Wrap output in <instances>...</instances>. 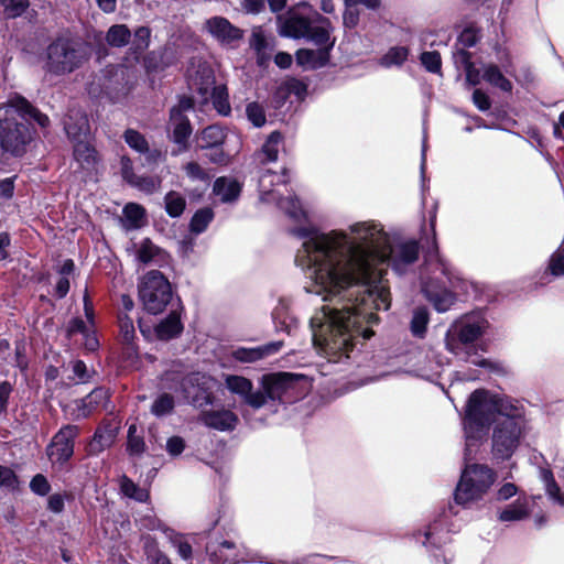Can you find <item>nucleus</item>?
Instances as JSON below:
<instances>
[{"label": "nucleus", "instance_id": "1", "mask_svg": "<svg viewBox=\"0 0 564 564\" xmlns=\"http://www.w3.org/2000/svg\"><path fill=\"white\" fill-rule=\"evenodd\" d=\"M303 239L295 262L306 271L308 291L334 305H323L310 325L314 346L330 362L350 359L361 339L373 336L378 322L372 308L387 311L390 293L375 285L382 276L378 261L387 256L389 235L373 221H359L348 230L328 232L296 229Z\"/></svg>", "mask_w": 564, "mask_h": 564}, {"label": "nucleus", "instance_id": "2", "mask_svg": "<svg viewBox=\"0 0 564 564\" xmlns=\"http://www.w3.org/2000/svg\"><path fill=\"white\" fill-rule=\"evenodd\" d=\"M489 327L488 321L479 313L466 314L456 319L445 334V348L458 359L479 367H489L490 361L478 356L484 350L479 339Z\"/></svg>", "mask_w": 564, "mask_h": 564}, {"label": "nucleus", "instance_id": "3", "mask_svg": "<svg viewBox=\"0 0 564 564\" xmlns=\"http://www.w3.org/2000/svg\"><path fill=\"white\" fill-rule=\"evenodd\" d=\"M516 406L510 400L499 398L485 390H476L469 397L464 417L466 457L471 446L485 434L486 427L498 416H505Z\"/></svg>", "mask_w": 564, "mask_h": 564}, {"label": "nucleus", "instance_id": "4", "mask_svg": "<svg viewBox=\"0 0 564 564\" xmlns=\"http://www.w3.org/2000/svg\"><path fill=\"white\" fill-rule=\"evenodd\" d=\"M459 279L455 275L451 264L441 257L436 241L425 257V267L422 273V291L434 308L447 312L456 301L455 294L446 286L457 288Z\"/></svg>", "mask_w": 564, "mask_h": 564}, {"label": "nucleus", "instance_id": "5", "mask_svg": "<svg viewBox=\"0 0 564 564\" xmlns=\"http://www.w3.org/2000/svg\"><path fill=\"white\" fill-rule=\"evenodd\" d=\"M497 479L496 473L486 465L466 464L454 492L457 505L469 507L480 501Z\"/></svg>", "mask_w": 564, "mask_h": 564}, {"label": "nucleus", "instance_id": "6", "mask_svg": "<svg viewBox=\"0 0 564 564\" xmlns=\"http://www.w3.org/2000/svg\"><path fill=\"white\" fill-rule=\"evenodd\" d=\"M524 419L519 406L498 416L492 432V454L498 459L510 458L524 435Z\"/></svg>", "mask_w": 564, "mask_h": 564}, {"label": "nucleus", "instance_id": "7", "mask_svg": "<svg viewBox=\"0 0 564 564\" xmlns=\"http://www.w3.org/2000/svg\"><path fill=\"white\" fill-rule=\"evenodd\" d=\"M279 21L281 35L308 39L315 44L328 42V33L333 30L329 20L318 12H314L311 17L290 12L288 17L279 18Z\"/></svg>", "mask_w": 564, "mask_h": 564}, {"label": "nucleus", "instance_id": "8", "mask_svg": "<svg viewBox=\"0 0 564 564\" xmlns=\"http://www.w3.org/2000/svg\"><path fill=\"white\" fill-rule=\"evenodd\" d=\"M47 72L64 75L74 72L88 58L86 46L67 39H57L46 50Z\"/></svg>", "mask_w": 564, "mask_h": 564}, {"label": "nucleus", "instance_id": "9", "mask_svg": "<svg viewBox=\"0 0 564 564\" xmlns=\"http://www.w3.org/2000/svg\"><path fill=\"white\" fill-rule=\"evenodd\" d=\"M139 297L149 313L159 314L171 301V284L160 271L152 270L139 284Z\"/></svg>", "mask_w": 564, "mask_h": 564}, {"label": "nucleus", "instance_id": "10", "mask_svg": "<svg viewBox=\"0 0 564 564\" xmlns=\"http://www.w3.org/2000/svg\"><path fill=\"white\" fill-rule=\"evenodd\" d=\"M285 172L286 171H283V176H280L270 170L261 174L259 177L260 199L264 203H276L279 208L283 210L290 218L300 221L305 217V212L303 210L299 200L293 197L278 199L275 191L272 188L279 182H288L285 178Z\"/></svg>", "mask_w": 564, "mask_h": 564}, {"label": "nucleus", "instance_id": "11", "mask_svg": "<svg viewBox=\"0 0 564 564\" xmlns=\"http://www.w3.org/2000/svg\"><path fill=\"white\" fill-rule=\"evenodd\" d=\"M386 249L387 256L378 261V268L388 261L399 274L405 273L417 261L420 254L419 242L415 240H399L392 243L389 239Z\"/></svg>", "mask_w": 564, "mask_h": 564}, {"label": "nucleus", "instance_id": "12", "mask_svg": "<svg viewBox=\"0 0 564 564\" xmlns=\"http://www.w3.org/2000/svg\"><path fill=\"white\" fill-rule=\"evenodd\" d=\"M212 378L194 372L186 376L182 381V390L188 402L195 408L212 405L214 395L212 393Z\"/></svg>", "mask_w": 564, "mask_h": 564}, {"label": "nucleus", "instance_id": "13", "mask_svg": "<svg viewBox=\"0 0 564 564\" xmlns=\"http://www.w3.org/2000/svg\"><path fill=\"white\" fill-rule=\"evenodd\" d=\"M78 435L76 425L63 426L53 437L47 455L53 463L64 464L74 454V441Z\"/></svg>", "mask_w": 564, "mask_h": 564}, {"label": "nucleus", "instance_id": "14", "mask_svg": "<svg viewBox=\"0 0 564 564\" xmlns=\"http://www.w3.org/2000/svg\"><path fill=\"white\" fill-rule=\"evenodd\" d=\"M207 32L221 45L236 47L243 37V31L223 17H213L205 22Z\"/></svg>", "mask_w": 564, "mask_h": 564}, {"label": "nucleus", "instance_id": "15", "mask_svg": "<svg viewBox=\"0 0 564 564\" xmlns=\"http://www.w3.org/2000/svg\"><path fill=\"white\" fill-rule=\"evenodd\" d=\"M225 386L231 393L239 395L245 403L253 409H260L265 404L264 394L261 391H253L252 382L246 377L227 375Z\"/></svg>", "mask_w": 564, "mask_h": 564}, {"label": "nucleus", "instance_id": "16", "mask_svg": "<svg viewBox=\"0 0 564 564\" xmlns=\"http://www.w3.org/2000/svg\"><path fill=\"white\" fill-rule=\"evenodd\" d=\"M335 44V39L328 33V42L317 44V50L301 48L296 52V63L304 69H316L327 64L329 52Z\"/></svg>", "mask_w": 564, "mask_h": 564}, {"label": "nucleus", "instance_id": "17", "mask_svg": "<svg viewBox=\"0 0 564 564\" xmlns=\"http://www.w3.org/2000/svg\"><path fill=\"white\" fill-rule=\"evenodd\" d=\"M296 381V377L289 372H280L263 376L262 378V390L261 391L265 400H278L282 395L293 388Z\"/></svg>", "mask_w": 564, "mask_h": 564}, {"label": "nucleus", "instance_id": "18", "mask_svg": "<svg viewBox=\"0 0 564 564\" xmlns=\"http://www.w3.org/2000/svg\"><path fill=\"white\" fill-rule=\"evenodd\" d=\"M199 421L207 427L218 431H231L238 423V416L230 410H210L203 411L199 414Z\"/></svg>", "mask_w": 564, "mask_h": 564}, {"label": "nucleus", "instance_id": "19", "mask_svg": "<svg viewBox=\"0 0 564 564\" xmlns=\"http://www.w3.org/2000/svg\"><path fill=\"white\" fill-rule=\"evenodd\" d=\"M64 129L69 139L74 142L84 141L89 134V121L80 110H70L65 120Z\"/></svg>", "mask_w": 564, "mask_h": 564}, {"label": "nucleus", "instance_id": "20", "mask_svg": "<svg viewBox=\"0 0 564 564\" xmlns=\"http://www.w3.org/2000/svg\"><path fill=\"white\" fill-rule=\"evenodd\" d=\"M282 345V341H273L252 348L239 347L232 350L231 356L240 362H254L278 352Z\"/></svg>", "mask_w": 564, "mask_h": 564}, {"label": "nucleus", "instance_id": "21", "mask_svg": "<svg viewBox=\"0 0 564 564\" xmlns=\"http://www.w3.org/2000/svg\"><path fill=\"white\" fill-rule=\"evenodd\" d=\"M170 126L172 128V140L180 145V150H186V142L192 134V127L188 118L178 110H171Z\"/></svg>", "mask_w": 564, "mask_h": 564}, {"label": "nucleus", "instance_id": "22", "mask_svg": "<svg viewBox=\"0 0 564 564\" xmlns=\"http://www.w3.org/2000/svg\"><path fill=\"white\" fill-rule=\"evenodd\" d=\"M66 332L69 337L76 334H82L84 337V346L89 351L96 350L99 346L96 337L95 325H90L88 322L78 317L69 321Z\"/></svg>", "mask_w": 564, "mask_h": 564}, {"label": "nucleus", "instance_id": "23", "mask_svg": "<svg viewBox=\"0 0 564 564\" xmlns=\"http://www.w3.org/2000/svg\"><path fill=\"white\" fill-rule=\"evenodd\" d=\"M531 513L529 498L519 497L514 502L506 506L499 513L498 519L502 522L521 521Z\"/></svg>", "mask_w": 564, "mask_h": 564}, {"label": "nucleus", "instance_id": "24", "mask_svg": "<svg viewBox=\"0 0 564 564\" xmlns=\"http://www.w3.org/2000/svg\"><path fill=\"white\" fill-rule=\"evenodd\" d=\"M206 550L210 555V560L215 563L237 564L243 561V558L239 557L236 546L228 541L221 542L217 547L213 544H208Z\"/></svg>", "mask_w": 564, "mask_h": 564}, {"label": "nucleus", "instance_id": "25", "mask_svg": "<svg viewBox=\"0 0 564 564\" xmlns=\"http://www.w3.org/2000/svg\"><path fill=\"white\" fill-rule=\"evenodd\" d=\"M481 72L482 79L489 85L499 88L505 93H511L513 88L512 83L503 75L501 69L496 64H485L481 68Z\"/></svg>", "mask_w": 564, "mask_h": 564}, {"label": "nucleus", "instance_id": "26", "mask_svg": "<svg viewBox=\"0 0 564 564\" xmlns=\"http://www.w3.org/2000/svg\"><path fill=\"white\" fill-rule=\"evenodd\" d=\"M189 85L196 89L202 96H206L216 88L215 77L212 69L206 65H200L195 76L189 75Z\"/></svg>", "mask_w": 564, "mask_h": 564}, {"label": "nucleus", "instance_id": "27", "mask_svg": "<svg viewBox=\"0 0 564 564\" xmlns=\"http://www.w3.org/2000/svg\"><path fill=\"white\" fill-rule=\"evenodd\" d=\"M74 158L83 170L90 171L98 163L97 151L85 141H78L74 144Z\"/></svg>", "mask_w": 564, "mask_h": 564}, {"label": "nucleus", "instance_id": "28", "mask_svg": "<svg viewBox=\"0 0 564 564\" xmlns=\"http://www.w3.org/2000/svg\"><path fill=\"white\" fill-rule=\"evenodd\" d=\"M213 193L219 196L223 203H229L238 198L240 185L232 178L219 177L214 183Z\"/></svg>", "mask_w": 564, "mask_h": 564}, {"label": "nucleus", "instance_id": "29", "mask_svg": "<svg viewBox=\"0 0 564 564\" xmlns=\"http://www.w3.org/2000/svg\"><path fill=\"white\" fill-rule=\"evenodd\" d=\"M14 107H17L21 119L26 120L28 118L33 119L41 128H47L50 119L46 115L35 109L26 99L17 97L12 99Z\"/></svg>", "mask_w": 564, "mask_h": 564}, {"label": "nucleus", "instance_id": "30", "mask_svg": "<svg viewBox=\"0 0 564 564\" xmlns=\"http://www.w3.org/2000/svg\"><path fill=\"white\" fill-rule=\"evenodd\" d=\"M183 329L180 316L173 312L155 328L156 336L162 340H169L181 334Z\"/></svg>", "mask_w": 564, "mask_h": 564}, {"label": "nucleus", "instance_id": "31", "mask_svg": "<svg viewBox=\"0 0 564 564\" xmlns=\"http://www.w3.org/2000/svg\"><path fill=\"white\" fill-rule=\"evenodd\" d=\"M225 140V131L217 124L205 128L198 138V145L202 149L216 148Z\"/></svg>", "mask_w": 564, "mask_h": 564}, {"label": "nucleus", "instance_id": "32", "mask_svg": "<svg viewBox=\"0 0 564 564\" xmlns=\"http://www.w3.org/2000/svg\"><path fill=\"white\" fill-rule=\"evenodd\" d=\"M115 440V431L109 427H99L94 434L89 445V451L93 454H98L109 447Z\"/></svg>", "mask_w": 564, "mask_h": 564}, {"label": "nucleus", "instance_id": "33", "mask_svg": "<svg viewBox=\"0 0 564 564\" xmlns=\"http://www.w3.org/2000/svg\"><path fill=\"white\" fill-rule=\"evenodd\" d=\"M540 477L544 482L545 492L547 497L558 506L564 508V495L556 484L553 473L550 469H541Z\"/></svg>", "mask_w": 564, "mask_h": 564}, {"label": "nucleus", "instance_id": "34", "mask_svg": "<svg viewBox=\"0 0 564 564\" xmlns=\"http://www.w3.org/2000/svg\"><path fill=\"white\" fill-rule=\"evenodd\" d=\"M131 32L124 24H116L109 28L106 41L110 46L122 47L130 41Z\"/></svg>", "mask_w": 564, "mask_h": 564}, {"label": "nucleus", "instance_id": "35", "mask_svg": "<svg viewBox=\"0 0 564 564\" xmlns=\"http://www.w3.org/2000/svg\"><path fill=\"white\" fill-rule=\"evenodd\" d=\"M120 490L126 497L134 499L139 502H144L149 498L148 490L139 487L126 475L121 476L120 478Z\"/></svg>", "mask_w": 564, "mask_h": 564}, {"label": "nucleus", "instance_id": "36", "mask_svg": "<svg viewBox=\"0 0 564 564\" xmlns=\"http://www.w3.org/2000/svg\"><path fill=\"white\" fill-rule=\"evenodd\" d=\"M165 210L171 217H178L183 214L186 200L183 195L177 192H169L164 198Z\"/></svg>", "mask_w": 564, "mask_h": 564}, {"label": "nucleus", "instance_id": "37", "mask_svg": "<svg viewBox=\"0 0 564 564\" xmlns=\"http://www.w3.org/2000/svg\"><path fill=\"white\" fill-rule=\"evenodd\" d=\"M126 143L141 154L149 153V143L143 134L134 129H127L123 133Z\"/></svg>", "mask_w": 564, "mask_h": 564}, {"label": "nucleus", "instance_id": "38", "mask_svg": "<svg viewBox=\"0 0 564 564\" xmlns=\"http://www.w3.org/2000/svg\"><path fill=\"white\" fill-rule=\"evenodd\" d=\"M165 534L173 546L177 549L178 555L183 560L192 557V545L185 535L175 533L173 530H165Z\"/></svg>", "mask_w": 564, "mask_h": 564}, {"label": "nucleus", "instance_id": "39", "mask_svg": "<svg viewBox=\"0 0 564 564\" xmlns=\"http://www.w3.org/2000/svg\"><path fill=\"white\" fill-rule=\"evenodd\" d=\"M214 218V213L210 208L205 207L197 210L191 220V230L195 234H200L206 230L209 223Z\"/></svg>", "mask_w": 564, "mask_h": 564}, {"label": "nucleus", "instance_id": "40", "mask_svg": "<svg viewBox=\"0 0 564 564\" xmlns=\"http://www.w3.org/2000/svg\"><path fill=\"white\" fill-rule=\"evenodd\" d=\"M282 143V135L280 132H272L262 147V153L265 155L268 162L278 160L280 145Z\"/></svg>", "mask_w": 564, "mask_h": 564}, {"label": "nucleus", "instance_id": "41", "mask_svg": "<svg viewBox=\"0 0 564 564\" xmlns=\"http://www.w3.org/2000/svg\"><path fill=\"white\" fill-rule=\"evenodd\" d=\"M144 208L134 203H129L123 208V215L132 228H139L142 226L144 221Z\"/></svg>", "mask_w": 564, "mask_h": 564}, {"label": "nucleus", "instance_id": "42", "mask_svg": "<svg viewBox=\"0 0 564 564\" xmlns=\"http://www.w3.org/2000/svg\"><path fill=\"white\" fill-rule=\"evenodd\" d=\"M173 409L174 398L167 393H162L154 400L151 412L155 416H163L171 413Z\"/></svg>", "mask_w": 564, "mask_h": 564}, {"label": "nucleus", "instance_id": "43", "mask_svg": "<svg viewBox=\"0 0 564 564\" xmlns=\"http://www.w3.org/2000/svg\"><path fill=\"white\" fill-rule=\"evenodd\" d=\"M0 4L8 18H18L29 8V0H0Z\"/></svg>", "mask_w": 564, "mask_h": 564}, {"label": "nucleus", "instance_id": "44", "mask_svg": "<svg viewBox=\"0 0 564 564\" xmlns=\"http://www.w3.org/2000/svg\"><path fill=\"white\" fill-rule=\"evenodd\" d=\"M429 315L425 308H416L411 321V332L417 337H423L426 330Z\"/></svg>", "mask_w": 564, "mask_h": 564}, {"label": "nucleus", "instance_id": "45", "mask_svg": "<svg viewBox=\"0 0 564 564\" xmlns=\"http://www.w3.org/2000/svg\"><path fill=\"white\" fill-rule=\"evenodd\" d=\"M409 55V51L404 46H395L389 50V52L382 57L381 64L384 66L401 65Z\"/></svg>", "mask_w": 564, "mask_h": 564}, {"label": "nucleus", "instance_id": "46", "mask_svg": "<svg viewBox=\"0 0 564 564\" xmlns=\"http://www.w3.org/2000/svg\"><path fill=\"white\" fill-rule=\"evenodd\" d=\"M212 98H213V104H214L215 108L217 109V111L220 115H223V116L229 115L230 105L228 101V95L226 93L225 87L219 86L217 88H214L212 91Z\"/></svg>", "mask_w": 564, "mask_h": 564}, {"label": "nucleus", "instance_id": "47", "mask_svg": "<svg viewBox=\"0 0 564 564\" xmlns=\"http://www.w3.org/2000/svg\"><path fill=\"white\" fill-rule=\"evenodd\" d=\"M137 426L134 424L129 426L127 451L130 455H141L144 452L145 444L141 436L135 434Z\"/></svg>", "mask_w": 564, "mask_h": 564}, {"label": "nucleus", "instance_id": "48", "mask_svg": "<svg viewBox=\"0 0 564 564\" xmlns=\"http://www.w3.org/2000/svg\"><path fill=\"white\" fill-rule=\"evenodd\" d=\"M460 56L464 63V68L466 73V80L468 84L476 86L480 82V73L475 67V65L470 62V54L463 50L460 52Z\"/></svg>", "mask_w": 564, "mask_h": 564}, {"label": "nucleus", "instance_id": "49", "mask_svg": "<svg viewBox=\"0 0 564 564\" xmlns=\"http://www.w3.org/2000/svg\"><path fill=\"white\" fill-rule=\"evenodd\" d=\"M0 487L10 491H14L19 488L17 475L7 466H0Z\"/></svg>", "mask_w": 564, "mask_h": 564}, {"label": "nucleus", "instance_id": "50", "mask_svg": "<svg viewBox=\"0 0 564 564\" xmlns=\"http://www.w3.org/2000/svg\"><path fill=\"white\" fill-rule=\"evenodd\" d=\"M421 63L425 67L427 72L431 73H440L442 61L440 53L433 51V52H423L421 54Z\"/></svg>", "mask_w": 564, "mask_h": 564}, {"label": "nucleus", "instance_id": "51", "mask_svg": "<svg viewBox=\"0 0 564 564\" xmlns=\"http://www.w3.org/2000/svg\"><path fill=\"white\" fill-rule=\"evenodd\" d=\"M246 113L254 127H262L265 123L264 109L258 102H250L246 108Z\"/></svg>", "mask_w": 564, "mask_h": 564}, {"label": "nucleus", "instance_id": "52", "mask_svg": "<svg viewBox=\"0 0 564 564\" xmlns=\"http://www.w3.org/2000/svg\"><path fill=\"white\" fill-rule=\"evenodd\" d=\"M137 524L140 530L147 531L161 530L165 533V530H170L169 528H165L161 520L153 514H144L140 517Z\"/></svg>", "mask_w": 564, "mask_h": 564}, {"label": "nucleus", "instance_id": "53", "mask_svg": "<svg viewBox=\"0 0 564 564\" xmlns=\"http://www.w3.org/2000/svg\"><path fill=\"white\" fill-rule=\"evenodd\" d=\"M156 252L158 248L149 239H144L137 249V259L148 263L152 261Z\"/></svg>", "mask_w": 564, "mask_h": 564}, {"label": "nucleus", "instance_id": "54", "mask_svg": "<svg viewBox=\"0 0 564 564\" xmlns=\"http://www.w3.org/2000/svg\"><path fill=\"white\" fill-rule=\"evenodd\" d=\"M186 175L192 181H200L204 183H208L210 176L209 174L196 162H189L184 166Z\"/></svg>", "mask_w": 564, "mask_h": 564}, {"label": "nucleus", "instance_id": "55", "mask_svg": "<svg viewBox=\"0 0 564 564\" xmlns=\"http://www.w3.org/2000/svg\"><path fill=\"white\" fill-rule=\"evenodd\" d=\"M120 334L126 343H130L135 335L132 319L123 314L119 315Z\"/></svg>", "mask_w": 564, "mask_h": 564}, {"label": "nucleus", "instance_id": "56", "mask_svg": "<svg viewBox=\"0 0 564 564\" xmlns=\"http://www.w3.org/2000/svg\"><path fill=\"white\" fill-rule=\"evenodd\" d=\"M143 550L149 561L153 562L164 555L158 546L156 541L150 535L142 536Z\"/></svg>", "mask_w": 564, "mask_h": 564}, {"label": "nucleus", "instance_id": "57", "mask_svg": "<svg viewBox=\"0 0 564 564\" xmlns=\"http://www.w3.org/2000/svg\"><path fill=\"white\" fill-rule=\"evenodd\" d=\"M442 531L440 530L438 524H433L429 527V529L424 532V545H433L438 547L442 543H445L443 536H441Z\"/></svg>", "mask_w": 564, "mask_h": 564}, {"label": "nucleus", "instance_id": "58", "mask_svg": "<svg viewBox=\"0 0 564 564\" xmlns=\"http://www.w3.org/2000/svg\"><path fill=\"white\" fill-rule=\"evenodd\" d=\"M151 31L147 26H140L134 32L133 45L135 50L143 51L149 46Z\"/></svg>", "mask_w": 564, "mask_h": 564}, {"label": "nucleus", "instance_id": "59", "mask_svg": "<svg viewBox=\"0 0 564 564\" xmlns=\"http://www.w3.org/2000/svg\"><path fill=\"white\" fill-rule=\"evenodd\" d=\"M30 488L34 494L45 496L48 494L51 486L43 475L37 474L32 478Z\"/></svg>", "mask_w": 564, "mask_h": 564}, {"label": "nucleus", "instance_id": "60", "mask_svg": "<svg viewBox=\"0 0 564 564\" xmlns=\"http://www.w3.org/2000/svg\"><path fill=\"white\" fill-rule=\"evenodd\" d=\"M250 47L253 48L258 54H261L267 47V40L263 32L260 29H254L249 41Z\"/></svg>", "mask_w": 564, "mask_h": 564}, {"label": "nucleus", "instance_id": "61", "mask_svg": "<svg viewBox=\"0 0 564 564\" xmlns=\"http://www.w3.org/2000/svg\"><path fill=\"white\" fill-rule=\"evenodd\" d=\"M109 398V393H108V390L105 389V388H97L95 390H93L88 395L85 397V404L87 403H94V405H96V408L99 405V404H102L104 402H106Z\"/></svg>", "mask_w": 564, "mask_h": 564}, {"label": "nucleus", "instance_id": "62", "mask_svg": "<svg viewBox=\"0 0 564 564\" xmlns=\"http://www.w3.org/2000/svg\"><path fill=\"white\" fill-rule=\"evenodd\" d=\"M72 369H73V372H74L76 379L79 382H86L89 380L90 372L84 361H82V360L73 361Z\"/></svg>", "mask_w": 564, "mask_h": 564}, {"label": "nucleus", "instance_id": "63", "mask_svg": "<svg viewBox=\"0 0 564 564\" xmlns=\"http://www.w3.org/2000/svg\"><path fill=\"white\" fill-rule=\"evenodd\" d=\"M473 101L475 106L481 111H487L491 107V101L488 95L480 89H476L474 91Z\"/></svg>", "mask_w": 564, "mask_h": 564}, {"label": "nucleus", "instance_id": "64", "mask_svg": "<svg viewBox=\"0 0 564 564\" xmlns=\"http://www.w3.org/2000/svg\"><path fill=\"white\" fill-rule=\"evenodd\" d=\"M549 268L553 275H564V256L558 253L553 254Z\"/></svg>", "mask_w": 564, "mask_h": 564}]
</instances>
